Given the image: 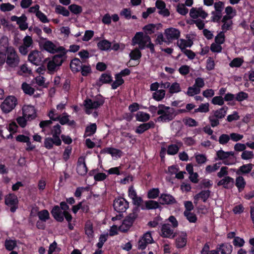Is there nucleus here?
I'll list each match as a JSON object with an SVG mask.
<instances>
[{
	"label": "nucleus",
	"instance_id": "obj_24",
	"mask_svg": "<svg viewBox=\"0 0 254 254\" xmlns=\"http://www.w3.org/2000/svg\"><path fill=\"white\" fill-rule=\"evenodd\" d=\"M76 170L77 173L80 175L83 176L86 174L87 168L85 164L84 157H81L78 158Z\"/></svg>",
	"mask_w": 254,
	"mask_h": 254
},
{
	"label": "nucleus",
	"instance_id": "obj_19",
	"mask_svg": "<svg viewBox=\"0 0 254 254\" xmlns=\"http://www.w3.org/2000/svg\"><path fill=\"white\" fill-rule=\"evenodd\" d=\"M161 231V236L164 238H174L176 236V233H174L173 230L171 229L170 225L168 224L162 225Z\"/></svg>",
	"mask_w": 254,
	"mask_h": 254
},
{
	"label": "nucleus",
	"instance_id": "obj_54",
	"mask_svg": "<svg viewBox=\"0 0 254 254\" xmlns=\"http://www.w3.org/2000/svg\"><path fill=\"white\" fill-rule=\"evenodd\" d=\"M209 111V104L208 103L201 104L198 108L194 110V112L207 113Z\"/></svg>",
	"mask_w": 254,
	"mask_h": 254
},
{
	"label": "nucleus",
	"instance_id": "obj_11",
	"mask_svg": "<svg viewBox=\"0 0 254 254\" xmlns=\"http://www.w3.org/2000/svg\"><path fill=\"white\" fill-rule=\"evenodd\" d=\"M33 45V41L32 37L30 36H26L23 39V44L18 47L19 53L24 56L27 54L29 50L28 49L32 47Z\"/></svg>",
	"mask_w": 254,
	"mask_h": 254
},
{
	"label": "nucleus",
	"instance_id": "obj_13",
	"mask_svg": "<svg viewBox=\"0 0 254 254\" xmlns=\"http://www.w3.org/2000/svg\"><path fill=\"white\" fill-rule=\"evenodd\" d=\"M43 56L41 53L37 50L31 51L28 55L29 61L36 65H39L42 62Z\"/></svg>",
	"mask_w": 254,
	"mask_h": 254
},
{
	"label": "nucleus",
	"instance_id": "obj_35",
	"mask_svg": "<svg viewBox=\"0 0 254 254\" xmlns=\"http://www.w3.org/2000/svg\"><path fill=\"white\" fill-rule=\"evenodd\" d=\"M112 79L111 76L107 73H103L97 82V84L101 85L102 84L108 83L112 81Z\"/></svg>",
	"mask_w": 254,
	"mask_h": 254
},
{
	"label": "nucleus",
	"instance_id": "obj_48",
	"mask_svg": "<svg viewBox=\"0 0 254 254\" xmlns=\"http://www.w3.org/2000/svg\"><path fill=\"white\" fill-rule=\"evenodd\" d=\"M124 83V80L120 74L116 75V80L112 83V87L115 89Z\"/></svg>",
	"mask_w": 254,
	"mask_h": 254
},
{
	"label": "nucleus",
	"instance_id": "obj_62",
	"mask_svg": "<svg viewBox=\"0 0 254 254\" xmlns=\"http://www.w3.org/2000/svg\"><path fill=\"white\" fill-rule=\"evenodd\" d=\"M177 11L180 14L185 15L188 13L189 10L185 7V4H179L177 7Z\"/></svg>",
	"mask_w": 254,
	"mask_h": 254
},
{
	"label": "nucleus",
	"instance_id": "obj_21",
	"mask_svg": "<svg viewBox=\"0 0 254 254\" xmlns=\"http://www.w3.org/2000/svg\"><path fill=\"white\" fill-rule=\"evenodd\" d=\"M234 183L233 178L229 176H225L217 183V186H222L225 189H229L233 188Z\"/></svg>",
	"mask_w": 254,
	"mask_h": 254
},
{
	"label": "nucleus",
	"instance_id": "obj_55",
	"mask_svg": "<svg viewBox=\"0 0 254 254\" xmlns=\"http://www.w3.org/2000/svg\"><path fill=\"white\" fill-rule=\"evenodd\" d=\"M225 12L226 14L224 16L229 17L230 18H233L236 15V10L231 6H227L225 8Z\"/></svg>",
	"mask_w": 254,
	"mask_h": 254
},
{
	"label": "nucleus",
	"instance_id": "obj_3",
	"mask_svg": "<svg viewBox=\"0 0 254 254\" xmlns=\"http://www.w3.org/2000/svg\"><path fill=\"white\" fill-rule=\"evenodd\" d=\"M157 114L158 121L167 122L172 121L176 116L175 110L174 108L160 104L158 107Z\"/></svg>",
	"mask_w": 254,
	"mask_h": 254
},
{
	"label": "nucleus",
	"instance_id": "obj_57",
	"mask_svg": "<svg viewBox=\"0 0 254 254\" xmlns=\"http://www.w3.org/2000/svg\"><path fill=\"white\" fill-rule=\"evenodd\" d=\"M179 148L176 144H172L168 146L167 153L169 155H175L179 151Z\"/></svg>",
	"mask_w": 254,
	"mask_h": 254
},
{
	"label": "nucleus",
	"instance_id": "obj_32",
	"mask_svg": "<svg viewBox=\"0 0 254 254\" xmlns=\"http://www.w3.org/2000/svg\"><path fill=\"white\" fill-rule=\"evenodd\" d=\"M187 235L186 233H182L176 240V247L182 248L185 247L187 243Z\"/></svg>",
	"mask_w": 254,
	"mask_h": 254
},
{
	"label": "nucleus",
	"instance_id": "obj_33",
	"mask_svg": "<svg viewBox=\"0 0 254 254\" xmlns=\"http://www.w3.org/2000/svg\"><path fill=\"white\" fill-rule=\"evenodd\" d=\"M246 182L242 176H239L236 179L235 185L237 187L239 191H242L245 188Z\"/></svg>",
	"mask_w": 254,
	"mask_h": 254
},
{
	"label": "nucleus",
	"instance_id": "obj_10",
	"mask_svg": "<svg viewBox=\"0 0 254 254\" xmlns=\"http://www.w3.org/2000/svg\"><path fill=\"white\" fill-rule=\"evenodd\" d=\"M18 200L16 195L9 193L5 196V205L10 207V211L14 212L18 208Z\"/></svg>",
	"mask_w": 254,
	"mask_h": 254
},
{
	"label": "nucleus",
	"instance_id": "obj_47",
	"mask_svg": "<svg viewBox=\"0 0 254 254\" xmlns=\"http://www.w3.org/2000/svg\"><path fill=\"white\" fill-rule=\"evenodd\" d=\"M165 95V91L164 90H159L153 93V98L157 101H161L163 99Z\"/></svg>",
	"mask_w": 254,
	"mask_h": 254
},
{
	"label": "nucleus",
	"instance_id": "obj_49",
	"mask_svg": "<svg viewBox=\"0 0 254 254\" xmlns=\"http://www.w3.org/2000/svg\"><path fill=\"white\" fill-rule=\"evenodd\" d=\"M184 214L190 222L194 223L196 222L197 217L195 214L191 213L190 211H185Z\"/></svg>",
	"mask_w": 254,
	"mask_h": 254
},
{
	"label": "nucleus",
	"instance_id": "obj_52",
	"mask_svg": "<svg viewBox=\"0 0 254 254\" xmlns=\"http://www.w3.org/2000/svg\"><path fill=\"white\" fill-rule=\"evenodd\" d=\"M241 156L243 160H250L254 157V154L253 151L245 150L242 152Z\"/></svg>",
	"mask_w": 254,
	"mask_h": 254
},
{
	"label": "nucleus",
	"instance_id": "obj_37",
	"mask_svg": "<svg viewBox=\"0 0 254 254\" xmlns=\"http://www.w3.org/2000/svg\"><path fill=\"white\" fill-rule=\"evenodd\" d=\"M210 193V191L209 190H202L199 193L196 194L194 197V199H195V200H198L199 198H201L204 202H205L209 197Z\"/></svg>",
	"mask_w": 254,
	"mask_h": 254
},
{
	"label": "nucleus",
	"instance_id": "obj_12",
	"mask_svg": "<svg viewBox=\"0 0 254 254\" xmlns=\"http://www.w3.org/2000/svg\"><path fill=\"white\" fill-rule=\"evenodd\" d=\"M165 36L168 42H171L173 40H177L180 36V31L176 28L171 27L164 31Z\"/></svg>",
	"mask_w": 254,
	"mask_h": 254
},
{
	"label": "nucleus",
	"instance_id": "obj_30",
	"mask_svg": "<svg viewBox=\"0 0 254 254\" xmlns=\"http://www.w3.org/2000/svg\"><path fill=\"white\" fill-rule=\"evenodd\" d=\"M192 44L193 42L190 40H186L181 39L177 42V45L180 48L182 52L186 50V47H190Z\"/></svg>",
	"mask_w": 254,
	"mask_h": 254
},
{
	"label": "nucleus",
	"instance_id": "obj_60",
	"mask_svg": "<svg viewBox=\"0 0 254 254\" xmlns=\"http://www.w3.org/2000/svg\"><path fill=\"white\" fill-rule=\"evenodd\" d=\"M248 97V94L247 93L241 91L236 94L235 99L239 102H241L247 99Z\"/></svg>",
	"mask_w": 254,
	"mask_h": 254
},
{
	"label": "nucleus",
	"instance_id": "obj_59",
	"mask_svg": "<svg viewBox=\"0 0 254 254\" xmlns=\"http://www.w3.org/2000/svg\"><path fill=\"white\" fill-rule=\"evenodd\" d=\"M220 163H215L213 165H208L206 167L205 171L208 173H211L217 171L220 168Z\"/></svg>",
	"mask_w": 254,
	"mask_h": 254
},
{
	"label": "nucleus",
	"instance_id": "obj_23",
	"mask_svg": "<svg viewBox=\"0 0 254 254\" xmlns=\"http://www.w3.org/2000/svg\"><path fill=\"white\" fill-rule=\"evenodd\" d=\"M83 62L78 58H74L70 61V68L72 72L77 73L82 69Z\"/></svg>",
	"mask_w": 254,
	"mask_h": 254
},
{
	"label": "nucleus",
	"instance_id": "obj_15",
	"mask_svg": "<svg viewBox=\"0 0 254 254\" xmlns=\"http://www.w3.org/2000/svg\"><path fill=\"white\" fill-rule=\"evenodd\" d=\"M10 19L12 21L16 22L21 30H25L28 28V23L26 22L27 18L25 14H22L20 17L15 15L12 16Z\"/></svg>",
	"mask_w": 254,
	"mask_h": 254
},
{
	"label": "nucleus",
	"instance_id": "obj_45",
	"mask_svg": "<svg viewBox=\"0 0 254 254\" xmlns=\"http://www.w3.org/2000/svg\"><path fill=\"white\" fill-rule=\"evenodd\" d=\"M145 207L147 209H156L159 207L158 202L154 200H148L145 202Z\"/></svg>",
	"mask_w": 254,
	"mask_h": 254
},
{
	"label": "nucleus",
	"instance_id": "obj_4",
	"mask_svg": "<svg viewBox=\"0 0 254 254\" xmlns=\"http://www.w3.org/2000/svg\"><path fill=\"white\" fill-rule=\"evenodd\" d=\"M138 209L134 208L132 212L129 213L124 219L122 224L120 226L119 230L123 232H127L132 225L134 220L138 216Z\"/></svg>",
	"mask_w": 254,
	"mask_h": 254
},
{
	"label": "nucleus",
	"instance_id": "obj_28",
	"mask_svg": "<svg viewBox=\"0 0 254 254\" xmlns=\"http://www.w3.org/2000/svg\"><path fill=\"white\" fill-rule=\"evenodd\" d=\"M232 19V18H230V17L229 18V17H223L221 20L223 23V25L221 26L223 32H225L232 29L233 25Z\"/></svg>",
	"mask_w": 254,
	"mask_h": 254
},
{
	"label": "nucleus",
	"instance_id": "obj_20",
	"mask_svg": "<svg viewBox=\"0 0 254 254\" xmlns=\"http://www.w3.org/2000/svg\"><path fill=\"white\" fill-rule=\"evenodd\" d=\"M234 153L233 151L225 152L222 150H220L217 152V156L220 160H224L223 163L225 165H229L233 164L234 163H230L227 160L230 156H233Z\"/></svg>",
	"mask_w": 254,
	"mask_h": 254
},
{
	"label": "nucleus",
	"instance_id": "obj_18",
	"mask_svg": "<svg viewBox=\"0 0 254 254\" xmlns=\"http://www.w3.org/2000/svg\"><path fill=\"white\" fill-rule=\"evenodd\" d=\"M190 15L193 19L197 18L198 17L205 19L208 16V14L202 7H193L190 10Z\"/></svg>",
	"mask_w": 254,
	"mask_h": 254
},
{
	"label": "nucleus",
	"instance_id": "obj_56",
	"mask_svg": "<svg viewBox=\"0 0 254 254\" xmlns=\"http://www.w3.org/2000/svg\"><path fill=\"white\" fill-rule=\"evenodd\" d=\"M15 6L9 3H1L0 6V9L1 11L5 12L13 10Z\"/></svg>",
	"mask_w": 254,
	"mask_h": 254
},
{
	"label": "nucleus",
	"instance_id": "obj_34",
	"mask_svg": "<svg viewBox=\"0 0 254 254\" xmlns=\"http://www.w3.org/2000/svg\"><path fill=\"white\" fill-rule=\"evenodd\" d=\"M136 119L139 122H145L150 119V115L143 112H138L135 115Z\"/></svg>",
	"mask_w": 254,
	"mask_h": 254
},
{
	"label": "nucleus",
	"instance_id": "obj_9",
	"mask_svg": "<svg viewBox=\"0 0 254 254\" xmlns=\"http://www.w3.org/2000/svg\"><path fill=\"white\" fill-rule=\"evenodd\" d=\"M17 99L14 96H10L7 97L0 105L2 111L7 113L11 111L17 105Z\"/></svg>",
	"mask_w": 254,
	"mask_h": 254
},
{
	"label": "nucleus",
	"instance_id": "obj_8",
	"mask_svg": "<svg viewBox=\"0 0 254 254\" xmlns=\"http://www.w3.org/2000/svg\"><path fill=\"white\" fill-rule=\"evenodd\" d=\"M39 44L43 49L51 54H55L59 52H65L63 47H58L51 41L46 40L45 42H39Z\"/></svg>",
	"mask_w": 254,
	"mask_h": 254
},
{
	"label": "nucleus",
	"instance_id": "obj_40",
	"mask_svg": "<svg viewBox=\"0 0 254 254\" xmlns=\"http://www.w3.org/2000/svg\"><path fill=\"white\" fill-rule=\"evenodd\" d=\"M227 110V107H223L219 110L213 111L214 114L213 115L218 119H221L225 116Z\"/></svg>",
	"mask_w": 254,
	"mask_h": 254
},
{
	"label": "nucleus",
	"instance_id": "obj_29",
	"mask_svg": "<svg viewBox=\"0 0 254 254\" xmlns=\"http://www.w3.org/2000/svg\"><path fill=\"white\" fill-rule=\"evenodd\" d=\"M252 168L253 165L252 164L243 165L239 167L236 173L238 175L248 174L252 171Z\"/></svg>",
	"mask_w": 254,
	"mask_h": 254
},
{
	"label": "nucleus",
	"instance_id": "obj_17",
	"mask_svg": "<svg viewBox=\"0 0 254 254\" xmlns=\"http://www.w3.org/2000/svg\"><path fill=\"white\" fill-rule=\"evenodd\" d=\"M22 112L23 116L28 120H33L36 117L35 109L32 106H24L22 108Z\"/></svg>",
	"mask_w": 254,
	"mask_h": 254
},
{
	"label": "nucleus",
	"instance_id": "obj_26",
	"mask_svg": "<svg viewBox=\"0 0 254 254\" xmlns=\"http://www.w3.org/2000/svg\"><path fill=\"white\" fill-rule=\"evenodd\" d=\"M161 200L160 203L162 204H173L177 202L175 198L170 194L163 193L160 196Z\"/></svg>",
	"mask_w": 254,
	"mask_h": 254
},
{
	"label": "nucleus",
	"instance_id": "obj_7",
	"mask_svg": "<svg viewBox=\"0 0 254 254\" xmlns=\"http://www.w3.org/2000/svg\"><path fill=\"white\" fill-rule=\"evenodd\" d=\"M51 213L54 218L59 222L64 221V217H65L68 222H70L72 218L69 212L62 211L59 206H54L51 211Z\"/></svg>",
	"mask_w": 254,
	"mask_h": 254
},
{
	"label": "nucleus",
	"instance_id": "obj_44",
	"mask_svg": "<svg viewBox=\"0 0 254 254\" xmlns=\"http://www.w3.org/2000/svg\"><path fill=\"white\" fill-rule=\"evenodd\" d=\"M183 123L186 126L189 127H194L198 126V123L194 119L187 118L183 119Z\"/></svg>",
	"mask_w": 254,
	"mask_h": 254
},
{
	"label": "nucleus",
	"instance_id": "obj_61",
	"mask_svg": "<svg viewBox=\"0 0 254 254\" xmlns=\"http://www.w3.org/2000/svg\"><path fill=\"white\" fill-rule=\"evenodd\" d=\"M85 234L89 237H92L93 234V231L92 224L89 222L87 223L85 226Z\"/></svg>",
	"mask_w": 254,
	"mask_h": 254
},
{
	"label": "nucleus",
	"instance_id": "obj_27",
	"mask_svg": "<svg viewBox=\"0 0 254 254\" xmlns=\"http://www.w3.org/2000/svg\"><path fill=\"white\" fill-rule=\"evenodd\" d=\"M154 127V124L152 121H150L147 123H143L140 125L135 129L137 133L141 134L145 131Z\"/></svg>",
	"mask_w": 254,
	"mask_h": 254
},
{
	"label": "nucleus",
	"instance_id": "obj_14",
	"mask_svg": "<svg viewBox=\"0 0 254 254\" xmlns=\"http://www.w3.org/2000/svg\"><path fill=\"white\" fill-rule=\"evenodd\" d=\"M128 207V203L124 198H119L114 201V209L119 213L125 212Z\"/></svg>",
	"mask_w": 254,
	"mask_h": 254
},
{
	"label": "nucleus",
	"instance_id": "obj_41",
	"mask_svg": "<svg viewBox=\"0 0 254 254\" xmlns=\"http://www.w3.org/2000/svg\"><path fill=\"white\" fill-rule=\"evenodd\" d=\"M97 129L96 124L93 123L87 126L85 129V136H89L95 133Z\"/></svg>",
	"mask_w": 254,
	"mask_h": 254
},
{
	"label": "nucleus",
	"instance_id": "obj_63",
	"mask_svg": "<svg viewBox=\"0 0 254 254\" xmlns=\"http://www.w3.org/2000/svg\"><path fill=\"white\" fill-rule=\"evenodd\" d=\"M169 91L171 93H178L181 91V87L179 83H173L169 88Z\"/></svg>",
	"mask_w": 254,
	"mask_h": 254
},
{
	"label": "nucleus",
	"instance_id": "obj_64",
	"mask_svg": "<svg viewBox=\"0 0 254 254\" xmlns=\"http://www.w3.org/2000/svg\"><path fill=\"white\" fill-rule=\"evenodd\" d=\"M216 43L218 44H222L225 41V35L224 32L223 31L220 32L215 38Z\"/></svg>",
	"mask_w": 254,
	"mask_h": 254
},
{
	"label": "nucleus",
	"instance_id": "obj_25",
	"mask_svg": "<svg viewBox=\"0 0 254 254\" xmlns=\"http://www.w3.org/2000/svg\"><path fill=\"white\" fill-rule=\"evenodd\" d=\"M61 143L62 141L60 138L47 137L44 140V146L48 149H52L54 144L59 146Z\"/></svg>",
	"mask_w": 254,
	"mask_h": 254
},
{
	"label": "nucleus",
	"instance_id": "obj_16",
	"mask_svg": "<svg viewBox=\"0 0 254 254\" xmlns=\"http://www.w3.org/2000/svg\"><path fill=\"white\" fill-rule=\"evenodd\" d=\"M153 241V240L151 233L148 232L144 234L141 239L138 241L137 248L140 250H144L146 248L147 244L152 243Z\"/></svg>",
	"mask_w": 254,
	"mask_h": 254
},
{
	"label": "nucleus",
	"instance_id": "obj_51",
	"mask_svg": "<svg viewBox=\"0 0 254 254\" xmlns=\"http://www.w3.org/2000/svg\"><path fill=\"white\" fill-rule=\"evenodd\" d=\"M51 133L54 138H60L59 136L61 133V126L59 124L53 127L51 130Z\"/></svg>",
	"mask_w": 254,
	"mask_h": 254
},
{
	"label": "nucleus",
	"instance_id": "obj_58",
	"mask_svg": "<svg viewBox=\"0 0 254 254\" xmlns=\"http://www.w3.org/2000/svg\"><path fill=\"white\" fill-rule=\"evenodd\" d=\"M81 74L84 76H86L91 72V68L89 64H83L82 69L80 71Z\"/></svg>",
	"mask_w": 254,
	"mask_h": 254
},
{
	"label": "nucleus",
	"instance_id": "obj_1",
	"mask_svg": "<svg viewBox=\"0 0 254 254\" xmlns=\"http://www.w3.org/2000/svg\"><path fill=\"white\" fill-rule=\"evenodd\" d=\"M0 54L6 55L5 62L9 67L14 68L18 65L20 58L13 47L0 45Z\"/></svg>",
	"mask_w": 254,
	"mask_h": 254
},
{
	"label": "nucleus",
	"instance_id": "obj_53",
	"mask_svg": "<svg viewBox=\"0 0 254 254\" xmlns=\"http://www.w3.org/2000/svg\"><path fill=\"white\" fill-rule=\"evenodd\" d=\"M16 246V242L14 240H6L5 241V247L6 250L12 251Z\"/></svg>",
	"mask_w": 254,
	"mask_h": 254
},
{
	"label": "nucleus",
	"instance_id": "obj_42",
	"mask_svg": "<svg viewBox=\"0 0 254 254\" xmlns=\"http://www.w3.org/2000/svg\"><path fill=\"white\" fill-rule=\"evenodd\" d=\"M37 215L39 219L42 221L46 222L50 218V214L48 210H43L40 211H38Z\"/></svg>",
	"mask_w": 254,
	"mask_h": 254
},
{
	"label": "nucleus",
	"instance_id": "obj_36",
	"mask_svg": "<svg viewBox=\"0 0 254 254\" xmlns=\"http://www.w3.org/2000/svg\"><path fill=\"white\" fill-rule=\"evenodd\" d=\"M219 250L221 254H230L232 251V246L228 243L223 244L220 246Z\"/></svg>",
	"mask_w": 254,
	"mask_h": 254
},
{
	"label": "nucleus",
	"instance_id": "obj_2",
	"mask_svg": "<svg viewBox=\"0 0 254 254\" xmlns=\"http://www.w3.org/2000/svg\"><path fill=\"white\" fill-rule=\"evenodd\" d=\"M66 52H63L60 54L54 56L51 60L46 59V61H48L47 67L50 74H53L59 70L63 63L66 60Z\"/></svg>",
	"mask_w": 254,
	"mask_h": 254
},
{
	"label": "nucleus",
	"instance_id": "obj_39",
	"mask_svg": "<svg viewBox=\"0 0 254 254\" xmlns=\"http://www.w3.org/2000/svg\"><path fill=\"white\" fill-rule=\"evenodd\" d=\"M97 45L100 50L106 51L111 47V43L107 40H103L99 42Z\"/></svg>",
	"mask_w": 254,
	"mask_h": 254
},
{
	"label": "nucleus",
	"instance_id": "obj_50",
	"mask_svg": "<svg viewBox=\"0 0 254 254\" xmlns=\"http://www.w3.org/2000/svg\"><path fill=\"white\" fill-rule=\"evenodd\" d=\"M200 92V89L196 87L194 85L192 86L189 87L188 89L187 94L189 96H193L194 95L198 94Z\"/></svg>",
	"mask_w": 254,
	"mask_h": 254
},
{
	"label": "nucleus",
	"instance_id": "obj_38",
	"mask_svg": "<svg viewBox=\"0 0 254 254\" xmlns=\"http://www.w3.org/2000/svg\"><path fill=\"white\" fill-rule=\"evenodd\" d=\"M55 12L57 13L61 14L64 16H68L69 15V11L68 10L61 5H57L56 6Z\"/></svg>",
	"mask_w": 254,
	"mask_h": 254
},
{
	"label": "nucleus",
	"instance_id": "obj_46",
	"mask_svg": "<svg viewBox=\"0 0 254 254\" xmlns=\"http://www.w3.org/2000/svg\"><path fill=\"white\" fill-rule=\"evenodd\" d=\"M141 57V53L138 49H135L131 51L129 54V57L131 60H137Z\"/></svg>",
	"mask_w": 254,
	"mask_h": 254
},
{
	"label": "nucleus",
	"instance_id": "obj_31",
	"mask_svg": "<svg viewBox=\"0 0 254 254\" xmlns=\"http://www.w3.org/2000/svg\"><path fill=\"white\" fill-rule=\"evenodd\" d=\"M161 24L159 23L157 25L154 24H149L145 25L143 27L144 32L147 34H151L155 32V29H158L159 27H161Z\"/></svg>",
	"mask_w": 254,
	"mask_h": 254
},
{
	"label": "nucleus",
	"instance_id": "obj_6",
	"mask_svg": "<svg viewBox=\"0 0 254 254\" xmlns=\"http://www.w3.org/2000/svg\"><path fill=\"white\" fill-rule=\"evenodd\" d=\"M104 103V99L102 97H97L95 99H86L84 101V106L86 108V113L90 114V110L96 109L102 106Z\"/></svg>",
	"mask_w": 254,
	"mask_h": 254
},
{
	"label": "nucleus",
	"instance_id": "obj_22",
	"mask_svg": "<svg viewBox=\"0 0 254 254\" xmlns=\"http://www.w3.org/2000/svg\"><path fill=\"white\" fill-rule=\"evenodd\" d=\"M156 7L159 10V14L163 16H168L170 15L169 10L166 8L165 3L161 0H157L155 3Z\"/></svg>",
	"mask_w": 254,
	"mask_h": 254
},
{
	"label": "nucleus",
	"instance_id": "obj_5",
	"mask_svg": "<svg viewBox=\"0 0 254 254\" xmlns=\"http://www.w3.org/2000/svg\"><path fill=\"white\" fill-rule=\"evenodd\" d=\"M150 42L151 39L148 35H144L142 32H137L132 38V45L134 46L138 44L139 49L142 50L146 46L147 43H149Z\"/></svg>",
	"mask_w": 254,
	"mask_h": 254
},
{
	"label": "nucleus",
	"instance_id": "obj_43",
	"mask_svg": "<svg viewBox=\"0 0 254 254\" xmlns=\"http://www.w3.org/2000/svg\"><path fill=\"white\" fill-rule=\"evenodd\" d=\"M21 88L25 94L30 95H32L35 91V89L26 82L22 83Z\"/></svg>",
	"mask_w": 254,
	"mask_h": 254
}]
</instances>
